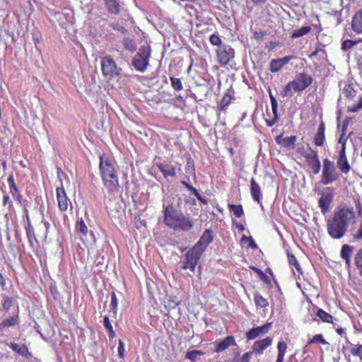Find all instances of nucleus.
<instances>
[{"mask_svg": "<svg viewBox=\"0 0 362 362\" xmlns=\"http://www.w3.org/2000/svg\"><path fill=\"white\" fill-rule=\"evenodd\" d=\"M356 218L353 208L338 207L333 215L327 220V230L328 235L333 239L342 238L346 233L349 225Z\"/></svg>", "mask_w": 362, "mask_h": 362, "instance_id": "f257e3e1", "label": "nucleus"}, {"mask_svg": "<svg viewBox=\"0 0 362 362\" xmlns=\"http://www.w3.org/2000/svg\"><path fill=\"white\" fill-rule=\"evenodd\" d=\"M163 223L174 230L189 231L194 223L189 216L185 215L172 204H163Z\"/></svg>", "mask_w": 362, "mask_h": 362, "instance_id": "f03ea898", "label": "nucleus"}, {"mask_svg": "<svg viewBox=\"0 0 362 362\" xmlns=\"http://www.w3.org/2000/svg\"><path fill=\"white\" fill-rule=\"evenodd\" d=\"M99 169L103 184L108 192L112 194L117 191L119 180L113 160L105 155L100 156Z\"/></svg>", "mask_w": 362, "mask_h": 362, "instance_id": "7ed1b4c3", "label": "nucleus"}, {"mask_svg": "<svg viewBox=\"0 0 362 362\" xmlns=\"http://www.w3.org/2000/svg\"><path fill=\"white\" fill-rule=\"evenodd\" d=\"M151 49L149 46L142 45L139 47L135 56L132 58V64L134 68L141 72L146 71L149 64Z\"/></svg>", "mask_w": 362, "mask_h": 362, "instance_id": "20e7f679", "label": "nucleus"}, {"mask_svg": "<svg viewBox=\"0 0 362 362\" xmlns=\"http://www.w3.org/2000/svg\"><path fill=\"white\" fill-rule=\"evenodd\" d=\"M339 177V174L337 171L334 162L328 158L323 160V168L321 175V183L328 185L333 182L337 181Z\"/></svg>", "mask_w": 362, "mask_h": 362, "instance_id": "39448f33", "label": "nucleus"}, {"mask_svg": "<svg viewBox=\"0 0 362 362\" xmlns=\"http://www.w3.org/2000/svg\"><path fill=\"white\" fill-rule=\"evenodd\" d=\"M101 68L103 76L109 79L118 76L122 71L110 56H105L101 59Z\"/></svg>", "mask_w": 362, "mask_h": 362, "instance_id": "423d86ee", "label": "nucleus"}, {"mask_svg": "<svg viewBox=\"0 0 362 362\" xmlns=\"http://www.w3.org/2000/svg\"><path fill=\"white\" fill-rule=\"evenodd\" d=\"M204 252L194 245L186 254L185 261L182 262L183 269H189L194 272L195 267Z\"/></svg>", "mask_w": 362, "mask_h": 362, "instance_id": "0eeeda50", "label": "nucleus"}, {"mask_svg": "<svg viewBox=\"0 0 362 362\" xmlns=\"http://www.w3.org/2000/svg\"><path fill=\"white\" fill-rule=\"evenodd\" d=\"M216 52L217 59L223 66L227 65L230 60L235 57V50L228 45H223L218 47Z\"/></svg>", "mask_w": 362, "mask_h": 362, "instance_id": "6e6552de", "label": "nucleus"}, {"mask_svg": "<svg viewBox=\"0 0 362 362\" xmlns=\"http://www.w3.org/2000/svg\"><path fill=\"white\" fill-rule=\"evenodd\" d=\"M313 78L311 76L303 72L297 74L295 78L292 81L294 85L295 92H302L309 87Z\"/></svg>", "mask_w": 362, "mask_h": 362, "instance_id": "1a4fd4ad", "label": "nucleus"}, {"mask_svg": "<svg viewBox=\"0 0 362 362\" xmlns=\"http://www.w3.org/2000/svg\"><path fill=\"white\" fill-rule=\"evenodd\" d=\"M334 198V189L327 187L321 194L319 199V206L323 214H325L329 209V206Z\"/></svg>", "mask_w": 362, "mask_h": 362, "instance_id": "9d476101", "label": "nucleus"}, {"mask_svg": "<svg viewBox=\"0 0 362 362\" xmlns=\"http://www.w3.org/2000/svg\"><path fill=\"white\" fill-rule=\"evenodd\" d=\"M303 156L306 159L308 164L313 170V173L315 175L318 174L321 168V164L317 151L312 148H309V151L305 152Z\"/></svg>", "mask_w": 362, "mask_h": 362, "instance_id": "9b49d317", "label": "nucleus"}, {"mask_svg": "<svg viewBox=\"0 0 362 362\" xmlns=\"http://www.w3.org/2000/svg\"><path fill=\"white\" fill-rule=\"evenodd\" d=\"M57 199L58 206L61 211H66L68 209L69 205L71 206V210L73 209L72 204L63 188L57 189Z\"/></svg>", "mask_w": 362, "mask_h": 362, "instance_id": "f8f14e48", "label": "nucleus"}, {"mask_svg": "<svg viewBox=\"0 0 362 362\" xmlns=\"http://www.w3.org/2000/svg\"><path fill=\"white\" fill-rule=\"evenodd\" d=\"M272 322L266 323L262 326L257 327L250 329L246 333V337L248 340L254 339L259 336L267 334L272 327Z\"/></svg>", "mask_w": 362, "mask_h": 362, "instance_id": "ddd939ff", "label": "nucleus"}, {"mask_svg": "<svg viewBox=\"0 0 362 362\" xmlns=\"http://www.w3.org/2000/svg\"><path fill=\"white\" fill-rule=\"evenodd\" d=\"M212 230L206 229L200 237L198 242L194 245L198 249L201 250L203 252L206 250L209 245L213 241L214 236L212 235Z\"/></svg>", "mask_w": 362, "mask_h": 362, "instance_id": "4468645a", "label": "nucleus"}, {"mask_svg": "<svg viewBox=\"0 0 362 362\" xmlns=\"http://www.w3.org/2000/svg\"><path fill=\"white\" fill-rule=\"evenodd\" d=\"M272 338L270 337H267L263 339L256 341L252 345V352L256 354H262L264 351L272 345Z\"/></svg>", "mask_w": 362, "mask_h": 362, "instance_id": "2eb2a0df", "label": "nucleus"}, {"mask_svg": "<svg viewBox=\"0 0 362 362\" xmlns=\"http://www.w3.org/2000/svg\"><path fill=\"white\" fill-rule=\"evenodd\" d=\"M268 92H269V98H270V101H271L272 111V114H273L274 117H273L272 119H265V121H266L267 126L273 127L276 124L277 120L279 119V115H278V112H277L278 103H277L276 98L272 95L270 89L269 90Z\"/></svg>", "mask_w": 362, "mask_h": 362, "instance_id": "dca6fc26", "label": "nucleus"}, {"mask_svg": "<svg viewBox=\"0 0 362 362\" xmlns=\"http://www.w3.org/2000/svg\"><path fill=\"white\" fill-rule=\"evenodd\" d=\"M156 167L162 173L165 178L173 177L176 175L175 166L170 163H157Z\"/></svg>", "mask_w": 362, "mask_h": 362, "instance_id": "f3484780", "label": "nucleus"}, {"mask_svg": "<svg viewBox=\"0 0 362 362\" xmlns=\"http://www.w3.org/2000/svg\"><path fill=\"white\" fill-rule=\"evenodd\" d=\"M19 317L18 315L11 316L4 319L0 322V332H6L11 327H13L19 324Z\"/></svg>", "mask_w": 362, "mask_h": 362, "instance_id": "a211bd4d", "label": "nucleus"}, {"mask_svg": "<svg viewBox=\"0 0 362 362\" xmlns=\"http://www.w3.org/2000/svg\"><path fill=\"white\" fill-rule=\"evenodd\" d=\"M354 247L352 245L344 244L341 246L340 251V257L345 261V264L347 268L351 267V257L354 252Z\"/></svg>", "mask_w": 362, "mask_h": 362, "instance_id": "6ab92c4d", "label": "nucleus"}, {"mask_svg": "<svg viewBox=\"0 0 362 362\" xmlns=\"http://www.w3.org/2000/svg\"><path fill=\"white\" fill-rule=\"evenodd\" d=\"M235 340L233 336H228L223 340L216 343L215 352H221L227 349L230 346H235Z\"/></svg>", "mask_w": 362, "mask_h": 362, "instance_id": "aec40b11", "label": "nucleus"}, {"mask_svg": "<svg viewBox=\"0 0 362 362\" xmlns=\"http://www.w3.org/2000/svg\"><path fill=\"white\" fill-rule=\"evenodd\" d=\"M351 28L357 34L362 33V9H360L354 15Z\"/></svg>", "mask_w": 362, "mask_h": 362, "instance_id": "412c9836", "label": "nucleus"}, {"mask_svg": "<svg viewBox=\"0 0 362 362\" xmlns=\"http://www.w3.org/2000/svg\"><path fill=\"white\" fill-rule=\"evenodd\" d=\"M106 9L109 13L117 15L120 12V2L119 0H103Z\"/></svg>", "mask_w": 362, "mask_h": 362, "instance_id": "4be33fe9", "label": "nucleus"}, {"mask_svg": "<svg viewBox=\"0 0 362 362\" xmlns=\"http://www.w3.org/2000/svg\"><path fill=\"white\" fill-rule=\"evenodd\" d=\"M250 193L252 199L259 203L262 197L261 188L253 177L250 180Z\"/></svg>", "mask_w": 362, "mask_h": 362, "instance_id": "5701e85b", "label": "nucleus"}, {"mask_svg": "<svg viewBox=\"0 0 362 362\" xmlns=\"http://www.w3.org/2000/svg\"><path fill=\"white\" fill-rule=\"evenodd\" d=\"M325 124L324 122H321L319 125L317 133L315 136L314 142L317 146H322L324 144L325 140Z\"/></svg>", "mask_w": 362, "mask_h": 362, "instance_id": "b1692460", "label": "nucleus"}, {"mask_svg": "<svg viewBox=\"0 0 362 362\" xmlns=\"http://www.w3.org/2000/svg\"><path fill=\"white\" fill-rule=\"evenodd\" d=\"M14 304V299L13 297L4 294L2 295V300H1V310L8 313L11 308Z\"/></svg>", "mask_w": 362, "mask_h": 362, "instance_id": "393cba45", "label": "nucleus"}, {"mask_svg": "<svg viewBox=\"0 0 362 362\" xmlns=\"http://www.w3.org/2000/svg\"><path fill=\"white\" fill-rule=\"evenodd\" d=\"M354 265L358 271V274L362 276V248L358 249L354 255Z\"/></svg>", "mask_w": 362, "mask_h": 362, "instance_id": "a878e982", "label": "nucleus"}, {"mask_svg": "<svg viewBox=\"0 0 362 362\" xmlns=\"http://www.w3.org/2000/svg\"><path fill=\"white\" fill-rule=\"evenodd\" d=\"M8 346L11 347L13 351L21 356H25L28 351V348L25 345H19L14 342H11L8 344Z\"/></svg>", "mask_w": 362, "mask_h": 362, "instance_id": "bb28decb", "label": "nucleus"}, {"mask_svg": "<svg viewBox=\"0 0 362 362\" xmlns=\"http://www.w3.org/2000/svg\"><path fill=\"white\" fill-rule=\"evenodd\" d=\"M337 167L342 173L346 174L349 172L351 167L346 158H338Z\"/></svg>", "mask_w": 362, "mask_h": 362, "instance_id": "cd10ccee", "label": "nucleus"}, {"mask_svg": "<svg viewBox=\"0 0 362 362\" xmlns=\"http://www.w3.org/2000/svg\"><path fill=\"white\" fill-rule=\"evenodd\" d=\"M310 26H303L299 29L295 30L291 34V37L294 39L302 37L310 33Z\"/></svg>", "mask_w": 362, "mask_h": 362, "instance_id": "c85d7f7f", "label": "nucleus"}, {"mask_svg": "<svg viewBox=\"0 0 362 362\" xmlns=\"http://www.w3.org/2000/svg\"><path fill=\"white\" fill-rule=\"evenodd\" d=\"M122 45L127 50L131 52H134L136 49V42L132 39L129 37H124L123 39Z\"/></svg>", "mask_w": 362, "mask_h": 362, "instance_id": "c756f323", "label": "nucleus"}, {"mask_svg": "<svg viewBox=\"0 0 362 362\" xmlns=\"http://www.w3.org/2000/svg\"><path fill=\"white\" fill-rule=\"evenodd\" d=\"M228 209L230 212H233V214L237 218H240L243 216L244 211L242 205H235L233 204H228Z\"/></svg>", "mask_w": 362, "mask_h": 362, "instance_id": "7c9ffc66", "label": "nucleus"}, {"mask_svg": "<svg viewBox=\"0 0 362 362\" xmlns=\"http://www.w3.org/2000/svg\"><path fill=\"white\" fill-rule=\"evenodd\" d=\"M254 301L257 307L265 308L269 305L268 300L258 293L255 294Z\"/></svg>", "mask_w": 362, "mask_h": 362, "instance_id": "2f4dec72", "label": "nucleus"}, {"mask_svg": "<svg viewBox=\"0 0 362 362\" xmlns=\"http://www.w3.org/2000/svg\"><path fill=\"white\" fill-rule=\"evenodd\" d=\"M293 90H294L293 83L289 81L281 91V95L283 98L291 97L293 95Z\"/></svg>", "mask_w": 362, "mask_h": 362, "instance_id": "473e14b6", "label": "nucleus"}, {"mask_svg": "<svg viewBox=\"0 0 362 362\" xmlns=\"http://www.w3.org/2000/svg\"><path fill=\"white\" fill-rule=\"evenodd\" d=\"M297 137L296 136H291L284 139L282 146L288 149H293L296 146Z\"/></svg>", "mask_w": 362, "mask_h": 362, "instance_id": "72a5a7b5", "label": "nucleus"}, {"mask_svg": "<svg viewBox=\"0 0 362 362\" xmlns=\"http://www.w3.org/2000/svg\"><path fill=\"white\" fill-rule=\"evenodd\" d=\"M10 188V193L15 197L18 193V189L16 186L13 174L11 173L7 179Z\"/></svg>", "mask_w": 362, "mask_h": 362, "instance_id": "f704fd0d", "label": "nucleus"}, {"mask_svg": "<svg viewBox=\"0 0 362 362\" xmlns=\"http://www.w3.org/2000/svg\"><path fill=\"white\" fill-rule=\"evenodd\" d=\"M76 230L78 233H81L83 235L86 236L87 235L88 229L83 218H81L76 222Z\"/></svg>", "mask_w": 362, "mask_h": 362, "instance_id": "c9c22d12", "label": "nucleus"}, {"mask_svg": "<svg viewBox=\"0 0 362 362\" xmlns=\"http://www.w3.org/2000/svg\"><path fill=\"white\" fill-rule=\"evenodd\" d=\"M204 354V353L200 350H192L187 352L185 358L192 362H195L198 356H203Z\"/></svg>", "mask_w": 362, "mask_h": 362, "instance_id": "e433bc0d", "label": "nucleus"}, {"mask_svg": "<svg viewBox=\"0 0 362 362\" xmlns=\"http://www.w3.org/2000/svg\"><path fill=\"white\" fill-rule=\"evenodd\" d=\"M316 315L322 321L325 322H332V316L322 309H319L317 311Z\"/></svg>", "mask_w": 362, "mask_h": 362, "instance_id": "4c0bfd02", "label": "nucleus"}, {"mask_svg": "<svg viewBox=\"0 0 362 362\" xmlns=\"http://www.w3.org/2000/svg\"><path fill=\"white\" fill-rule=\"evenodd\" d=\"M342 94L348 99L353 98L356 95V90L354 89L352 85L347 84L344 86Z\"/></svg>", "mask_w": 362, "mask_h": 362, "instance_id": "58836bf2", "label": "nucleus"}, {"mask_svg": "<svg viewBox=\"0 0 362 362\" xmlns=\"http://www.w3.org/2000/svg\"><path fill=\"white\" fill-rule=\"evenodd\" d=\"M185 170L188 180L189 179V176H192L195 179L196 176L193 161L188 160L185 165Z\"/></svg>", "mask_w": 362, "mask_h": 362, "instance_id": "ea45409f", "label": "nucleus"}, {"mask_svg": "<svg viewBox=\"0 0 362 362\" xmlns=\"http://www.w3.org/2000/svg\"><path fill=\"white\" fill-rule=\"evenodd\" d=\"M103 323H104L105 327L108 331V334H109L110 339H113L115 337V333L113 330V327L110 323L108 316H105L104 320H103Z\"/></svg>", "mask_w": 362, "mask_h": 362, "instance_id": "a19ab883", "label": "nucleus"}, {"mask_svg": "<svg viewBox=\"0 0 362 362\" xmlns=\"http://www.w3.org/2000/svg\"><path fill=\"white\" fill-rule=\"evenodd\" d=\"M270 71L273 73L279 71L283 67L280 60L279 59H272L270 63Z\"/></svg>", "mask_w": 362, "mask_h": 362, "instance_id": "79ce46f5", "label": "nucleus"}, {"mask_svg": "<svg viewBox=\"0 0 362 362\" xmlns=\"http://www.w3.org/2000/svg\"><path fill=\"white\" fill-rule=\"evenodd\" d=\"M170 80L171 86L175 91H180L183 89V86L180 78L171 76Z\"/></svg>", "mask_w": 362, "mask_h": 362, "instance_id": "37998d69", "label": "nucleus"}, {"mask_svg": "<svg viewBox=\"0 0 362 362\" xmlns=\"http://www.w3.org/2000/svg\"><path fill=\"white\" fill-rule=\"evenodd\" d=\"M361 42V40L360 41H354L351 40H344L341 43V49L344 51H346V50L351 49V47H353L354 46L356 45L357 44H358Z\"/></svg>", "mask_w": 362, "mask_h": 362, "instance_id": "c03bdc74", "label": "nucleus"}, {"mask_svg": "<svg viewBox=\"0 0 362 362\" xmlns=\"http://www.w3.org/2000/svg\"><path fill=\"white\" fill-rule=\"evenodd\" d=\"M117 298L116 296L115 292L112 291L111 293V303H110V307H111V311L116 315L117 312Z\"/></svg>", "mask_w": 362, "mask_h": 362, "instance_id": "a18cd8bd", "label": "nucleus"}, {"mask_svg": "<svg viewBox=\"0 0 362 362\" xmlns=\"http://www.w3.org/2000/svg\"><path fill=\"white\" fill-rule=\"evenodd\" d=\"M26 235L28 236L29 242L33 243V238H35V232L34 228L32 226L30 223H28V226L25 228Z\"/></svg>", "mask_w": 362, "mask_h": 362, "instance_id": "49530a36", "label": "nucleus"}, {"mask_svg": "<svg viewBox=\"0 0 362 362\" xmlns=\"http://www.w3.org/2000/svg\"><path fill=\"white\" fill-rule=\"evenodd\" d=\"M277 349L278 355L285 356L287 349L286 344L283 341H279L277 344Z\"/></svg>", "mask_w": 362, "mask_h": 362, "instance_id": "de8ad7c7", "label": "nucleus"}, {"mask_svg": "<svg viewBox=\"0 0 362 362\" xmlns=\"http://www.w3.org/2000/svg\"><path fill=\"white\" fill-rule=\"evenodd\" d=\"M209 41L213 45L219 46V47L223 45H221L222 41H221L220 37L216 34H213L210 36Z\"/></svg>", "mask_w": 362, "mask_h": 362, "instance_id": "09e8293b", "label": "nucleus"}, {"mask_svg": "<svg viewBox=\"0 0 362 362\" xmlns=\"http://www.w3.org/2000/svg\"><path fill=\"white\" fill-rule=\"evenodd\" d=\"M362 108V97L360 98L356 105H353L348 108V111L351 112H356Z\"/></svg>", "mask_w": 362, "mask_h": 362, "instance_id": "8fccbe9b", "label": "nucleus"}, {"mask_svg": "<svg viewBox=\"0 0 362 362\" xmlns=\"http://www.w3.org/2000/svg\"><path fill=\"white\" fill-rule=\"evenodd\" d=\"M110 26L114 30L117 31H119L123 34H126L128 33V30L124 28L123 26L120 25L119 23H111Z\"/></svg>", "mask_w": 362, "mask_h": 362, "instance_id": "3c124183", "label": "nucleus"}, {"mask_svg": "<svg viewBox=\"0 0 362 362\" xmlns=\"http://www.w3.org/2000/svg\"><path fill=\"white\" fill-rule=\"evenodd\" d=\"M313 341H314L315 344H318V343L322 344H327V342L326 341V340L324 339L323 336L321 334L315 335L313 337Z\"/></svg>", "mask_w": 362, "mask_h": 362, "instance_id": "603ef678", "label": "nucleus"}, {"mask_svg": "<svg viewBox=\"0 0 362 362\" xmlns=\"http://www.w3.org/2000/svg\"><path fill=\"white\" fill-rule=\"evenodd\" d=\"M117 350H118L119 357L120 358H124V344L121 339L119 340Z\"/></svg>", "mask_w": 362, "mask_h": 362, "instance_id": "864d4df0", "label": "nucleus"}, {"mask_svg": "<svg viewBox=\"0 0 362 362\" xmlns=\"http://www.w3.org/2000/svg\"><path fill=\"white\" fill-rule=\"evenodd\" d=\"M4 268L0 266V286L4 288L6 285V277L4 276Z\"/></svg>", "mask_w": 362, "mask_h": 362, "instance_id": "5fc2aeb1", "label": "nucleus"}, {"mask_svg": "<svg viewBox=\"0 0 362 362\" xmlns=\"http://www.w3.org/2000/svg\"><path fill=\"white\" fill-rule=\"evenodd\" d=\"M350 352L353 356H360L362 352V345H359L358 347H352Z\"/></svg>", "mask_w": 362, "mask_h": 362, "instance_id": "6e6d98bb", "label": "nucleus"}, {"mask_svg": "<svg viewBox=\"0 0 362 362\" xmlns=\"http://www.w3.org/2000/svg\"><path fill=\"white\" fill-rule=\"evenodd\" d=\"M357 57L358 66L362 70V44L359 46Z\"/></svg>", "mask_w": 362, "mask_h": 362, "instance_id": "4d7b16f0", "label": "nucleus"}, {"mask_svg": "<svg viewBox=\"0 0 362 362\" xmlns=\"http://www.w3.org/2000/svg\"><path fill=\"white\" fill-rule=\"evenodd\" d=\"M294 58H295V57L293 55H288V56H286L283 58H279V59L280 60L282 66H284V65L288 64L290 62V60H291Z\"/></svg>", "mask_w": 362, "mask_h": 362, "instance_id": "13d9d810", "label": "nucleus"}, {"mask_svg": "<svg viewBox=\"0 0 362 362\" xmlns=\"http://www.w3.org/2000/svg\"><path fill=\"white\" fill-rule=\"evenodd\" d=\"M252 353V351H248L244 354L240 358V362H250Z\"/></svg>", "mask_w": 362, "mask_h": 362, "instance_id": "bf43d9fd", "label": "nucleus"}, {"mask_svg": "<svg viewBox=\"0 0 362 362\" xmlns=\"http://www.w3.org/2000/svg\"><path fill=\"white\" fill-rule=\"evenodd\" d=\"M288 260L291 265H294L295 263L298 262L297 259L296 258L295 255L291 253L288 254Z\"/></svg>", "mask_w": 362, "mask_h": 362, "instance_id": "052dcab7", "label": "nucleus"}, {"mask_svg": "<svg viewBox=\"0 0 362 362\" xmlns=\"http://www.w3.org/2000/svg\"><path fill=\"white\" fill-rule=\"evenodd\" d=\"M338 158H346L345 153V142L342 144L341 149L339 151Z\"/></svg>", "mask_w": 362, "mask_h": 362, "instance_id": "680f3d73", "label": "nucleus"}, {"mask_svg": "<svg viewBox=\"0 0 362 362\" xmlns=\"http://www.w3.org/2000/svg\"><path fill=\"white\" fill-rule=\"evenodd\" d=\"M197 198L201 202H202L203 204H208V201L206 199H205L204 197H203L202 196L200 195L199 193H198L197 195H196Z\"/></svg>", "mask_w": 362, "mask_h": 362, "instance_id": "e2e57ef3", "label": "nucleus"}, {"mask_svg": "<svg viewBox=\"0 0 362 362\" xmlns=\"http://www.w3.org/2000/svg\"><path fill=\"white\" fill-rule=\"evenodd\" d=\"M284 138L283 137V134H280V135H279V136H277L276 137L275 141H276V142L278 144H280V145H281V146H282V144H283V141H282L284 140Z\"/></svg>", "mask_w": 362, "mask_h": 362, "instance_id": "0e129e2a", "label": "nucleus"}, {"mask_svg": "<svg viewBox=\"0 0 362 362\" xmlns=\"http://www.w3.org/2000/svg\"><path fill=\"white\" fill-rule=\"evenodd\" d=\"M187 189L189 190L191 192H192L195 196L199 193V192L197 190L196 188H194L193 186L189 185L187 186Z\"/></svg>", "mask_w": 362, "mask_h": 362, "instance_id": "69168bd1", "label": "nucleus"}, {"mask_svg": "<svg viewBox=\"0 0 362 362\" xmlns=\"http://www.w3.org/2000/svg\"><path fill=\"white\" fill-rule=\"evenodd\" d=\"M255 5H262L264 4L267 0H250Z\"/></svg>", "mask_w": 362, "mask_h": 362, "instance_id": "338daca9", "label": "nucleus"}, {"mask_svg": "<svg viewBox=\"0 0 362 362\" xmlns=\"http://www.w3.org/2000/svg\"><path fill=\"white\" fill-rule=\"evenodd\" d=\"M10 197L8 194H5L3 197V204L6 206L9 202Z\"/></svg>", "mask_w": 362, "mask_h": 362, "instance_id": "774afa93", "label": "nucleus"}]
</instances>
